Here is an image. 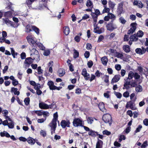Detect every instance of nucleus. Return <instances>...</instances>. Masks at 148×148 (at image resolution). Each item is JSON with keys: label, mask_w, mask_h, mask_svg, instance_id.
<instances>
[{"label": "nucleus", "mask_w": 148, "mask_h": 148, "mask_svg": "<svg viewBox=\"0 0 148 148\" xmlns=\"http://www.w3.org/2000/svg\"><path fill=\"white\" fill-rule=\"evenodd\" d=\"M58 114L57 112H56L53 114V118L52 121L49 124V126L51 127V134L55 133V131L57 126L56 121L58 120Z\"/></svg>", "instance_id": "obj_1"}, {"label": "nucleus", "mask_w": 148, "mask_h": 148, "mask_svg": "<svg viewBox=\"0 0 148 148\" xmlns=\"http://www.w3.org/2000/svg\"><path fill=\"white\" fill-rule=\"evenodd\" d=\"M31 51L32 53L30 54V56L33 60L36 61H38L40 60V54L38 51L36 49V48H33Z\"/></svg>", "instance_id": "obj_2"}, {"label": "nucleus", "mask_w": 148, "mask_h": 148, "mask_svg": "<svg viewBox=\"0 0 148 148\" xmlns=\"http://www.w3.org/2000/svg\"><path fill=\"white\" fill-rule=\"evenodd\" d=\"M73 123V125L75 127H83L84 125V122L82 119L78 118L75 119Z\"/></svg>", "instance_id": "obj_3"}, {"label": "nucleus", "mask_w": 148, "mask_h": 148, "mask_svg": "<svg viewBox=\"0 0 148 148\" xmlns=\"http://www.w3.org/2000/svg\"><path fill=\"white\" fill-rule=\"evenodd\" d=\"M106 27L107 30L112 32L117 28L116 25L113 23V21L112 20L111 21L108 23L106 25Z\"/></svg>", "instance_id": "obj_4"}, {"label": "nucleus", "mask_w": 148, "mask_h": 148, "mask_svg": "<svg viewBox=\"0 0 148 148\" xmlns=\"http://www.w3.org/2000/svg\"><path fill=\"white\" fill-rule=\"evenodd\" d=\"M123 3L121 2L118 4L116 10L117 14L118 16H120L123 11Z\"/></svg>", "instance_id": "obj_5"}, {"label": "nucleus", "mask_w": 148, "mask_h": 148, "mask_svg": "<svg viewBox=\"0 0 148 148\" xmlns=\"http://www.w3.org/2000/svg\"><path fill=\"white\" fill-rule=\"evenodd\" d=\"M103 120L105 123L111 124L112 121L111 116L109 114H105L103 116Z\"/></svg>", "instance_id": "obj_6"}, {"label": "nucleus", "mask_w": 148, "mask_h": 148, "mask_svg": "<svg viewBox=\"0 0 148 148\" xmlns=\"http://www.w3.org/2000/svg\"><path fill=\"white\" fill-rule=\"evenodd\" d=\"M28 42L29 43V45H31L32 47L34 48H36L35 42L34 39L28 37H27L26 38Z\"/></svg>", "instance_id": "obj_7"}, {"label": "nucleus", "mask_w": 148, "mask_h": 148, "mask_svg": "<svg viewBox=\"0 0 148 148\" xmlns=\"http://www.w3.org/2000/svg\"><path fill=\"white\" fill-rule=\"evenodd\" d=\"M39 107L41 109H47L51 108L52 105H48L44 102H40L39 104Z\"/></svg>", "instance_id": "obj_8"}, {"label": "nucleus", "mask_w": 148, "mask_h": 148, "mask_svg": "<svg viewBox=\"0 0 148 148\" xmlns=\"http://www.w3.org/2000/svg\"><path fill=\"white\" fill-rule=\"evenodd\" d=\"M99 27L96 25V27L94 28V32L95 33L100 34L103 32L104 29L103 28H101L99 29Z\"/></svg>", "instance_id": "obj_9"}, {"label": "nucleus", "mask_w": 148, "mask_h": 148, "mask_svg": "<svg viewBox=\"0 0 148 148\" xmlns=\"http://www.w3.org/2000/svg\"><path fill=\"white\" fill-rule=\"evenodd\" d=\"M70 124V122L69 120H63L61 122V125L62 128H65L66 127H69Z\"/></svg>", "instance_id": "obj_10"}, {"label": "nucleus", "mask_w": 148, "mask_h": 148, "mask_svg": "<svg viewBox=\"0 0 148 148\" xmlns=\"http://www.w3.org/2000/svg\"><path fill=\"white\" fill-rule=\"evenodd\" d=\"M126 108H130L133 110L136 109V108L135 107L133 103L131 101L127 102L126 105Z\"/></svg>", "instance_id": "obj_11"}, {"label": "nucleus", "mask_w": 148, "mask_h": 148, "mask_svg": "<svg viewBox=\"0 0 148 148\" xmlns=\"http://www.w3.org/2000/svg\"><path fill=\"white\" fill-rule=\"evenodd\" d=\"M145 49L143 47H141V49L137 48L135 50L136 53L140 55L145 53Z\"/></svg>", "instance_id": "obj_12"}, {"label": "nucleus", "mask_w": 148, "mask_h": 148, "mask_svg": "<svg viewBox=\"0 0 148 148\" xmlns=\"http://www.w3.org/2000/svg\"><path fill=\"white\" fill-rule=\"evenodd\" d=\"M33 60L31 57H27L25 58L24 62V63L25 64L28 65V66H29L33 63Z\"/></svg>", "instance_id": "obj_13"}, {"label": "nucleus", "mask_w": 148, "mask_h": 148, "mask_svg": "<svg viewBox=\"0 0 148 148\" xmlns=\"http://www.w3.org/2000/svg\"><path fill=\"white\" fill-rule=\"evenodd\" d=\"M133 5H137L139 8H142L143 7V4L140 1H138L137 0H134Z\"/></svg>", "instance_id": "obj_14"}, {"label": "nucleus", "mask_w": 148, "mask_h": 148, "mask_svg": "<svg viewBox=\"0 0 148 148\" xmlns=\"http://www.w3.org/2000/svg\"><path fill=\"white\" fill-rule=\"evenodd\" d=\"M65 73L64 69L62 68L59 69L57 72L58 75L60 77L63 76L65 75Z\"/></svg>", "instance_id": "obj_15"}, {"label": "nucleus", "mask_w": 148, "mask_h": 148, "mask_svg": "<svg viewBox=\"0 0 148 148\" xmlns=\"http://www.w3.org/2000/svg\"><path fill=\"white\" fill-rule=\"evenodd\" d=\"M120 76L119 75H115L112 79L111 83L117 82L120 79Z\"/></svg>", "instance_id": "obj_16"}, {"label": "nucleus", "mask_w": 148, "mask_h": 148, "mask_svg": "<svg viewBox=\"0 0 148 148\" xmlns=\"http://www.w3.org/2000/svg\"><path fill=\"white\" fill-rule=\"evenodd\" d=\"M14 11L12 9H11V11L6 12L4 13V15L6 17H11Z\"/></svg>", "instance_id": "obj_17"}, {"label": "nucleus", "mask_w": 148, "mask_h": 148, "mask_svg": "<svg viewBox=\"0 0 148 148\" xmlns=\"http://www.w3.org/2000/svg\"><path fill=\"white\" fill-rule=\"evenodd\" d=\"M102 64L104 66H106L107 64L108 60L107 56H104L101 58Z\"/></svg>", "instance_id": "obj_18"}, {"label": "nucleus", "mask_w": 148, "mask_h": 148, "mask_svg": "<svg viewBox=\"0 0 148 148\" xmlns=\"http://www.w3.org/2000/svg\"><path fill=\"white\" fill-rule=\"evenodd\" d=\"M137 24L136 23H132L130 24V26H131V27L130 29L132 31V32L134 33V32L135 31L136 28V26L137 25Z\"/></svg>", "instance_id": "obj_19"}, {"label": "nucleus", "mask_w": 148, "mask_h": 148, "mask_svg": "<svg viewBox=\"0 0 148 148\" xmlns=\"http://www.w3.org/2000/svg\"><path fill=\"white\" fill-rule=\"evenodd\" d=\"M100 110L102 112H105L106 111L105 109L104 108V105L103 102H100L98 104Z\"/></svg>", "instance_id": "obj_20"}, {"label": "nucleus", "mask_w": 148, "mask_h": 148, "mask_svg": "<svg viewBox=\"0 0 148 148\" xmlns=\"http://www.w3.org/2000/svg\"><path fill=\"white\" fill-rule=\"evenodd\" d=\"M130 85H126L124 84L123 87V89H126L127 91L125 92H130L132 90L131 87Z\"/></svg>", "instance_id": "obj_21"}, {"label": "nucleus", "mask_w": 148, "mask_h": 148, "mask_svg": "<svg viewBox=\"0 0 148 148\" xmlns=\"http://www.w3.org/2000/svg\"><path fill=\"white\" fill-rule=\"evenodd\" d=\"M103 144V142L101 140L98 139L97 142L96 143V148H102Z\"/></svg>", "instance_id": "obj_22"}, {"label": "nucleus", "mask_w": 148, "mask_h": 148, "mask_svg": "<svg viewBox=\"0 0 148 148\" xmlns=\"http://www.w3.org/2000/svg\"><path fill=\"white\" fill-rule=\"evenodd\" d=\"M27 141L29 144L31 145H33L35 143L36 141L34 138L29 137L27 139Z\"/></svg>", "instance_id": "obj_23"}, {"label": "nucleus", "mask_w": 148, "mask_h": 148, "mask_svg": "<svg viewBox=\"0 0 148 148\" xmlns=\"http://www.w3.org/2000/svg\"><path fill=\"white\" fill-rule=\"evenodd\" d=\"M34 88L36 90V92H42L41 90H40V85L39 84H36L34 86Z\"/></svg>", "instance_id": "obj_24"}, {"label": "nucleus", "mask_w": 148, "mask_h": 148, "mask_svg": "<svg viewBox=\"0 0 148 148\" xmlns=\"http://www.w3.org/2000/svg\"><path fill=\"white\" fill-rule=\"evenodd\" d=\"M130 40H131L133 42L137 41L138 40V38L136 36V34H134L130 36Z\"/></svg>", "instance_id": "obj_25"}, {"label": "nucleus", "mask_w": 148, "mask_h": 148, "mask_svg": "<svg viewBox=\"0 0 148 148\" xmlns=\"http://www.w3.org/2000/svg\"><path fill=\"white\" fill-rule=\"evenodd\" d=\"M35 43L36 46H37L40 50H45V47L41 43L35 42Z\"/></svg>", "instance_id": "obj_26"}, {"label": "nucleus", "mask_w": 148, "mask_h": 148, "mask_svg": "<svg viewBox=\"0 0 148 148\" xmlns=\"http://www.w3.org/2000/svg\"><path fill=\"white\" fill-rule=\"evenodd\" d=\"M64 29V33L66 35H68L70 32V29L68 26H64L63 28Z\"/></svg>", "instance_id": "obj_27"}, {"label": "nucleus", "mask_w": 148, "mask_h": 148, "mask_svg": "<svg viewBox=\"0 0 148 148\" xmlns=\"http://www.w3.org/2000/svg\"><path fill=\"white\" fill-rule=\"evenodd\" d=\"M0 134L1 136L2 137L5 136L7 138H9L10 137V135L7 132L5 131L1 132Z\"/></svg>", "instance_id": "obj_28"}, {"label": "nucleus", "mask_w": 148, "mask_h": 148, "mask_svg": "<svg viewBox=\"0 0 148 148\" xmlns=\"http://www.w3.org/2000/svg\"><path fill=\"white\" fill-rule=\"evenodd\" d=\"M47 85L49 86L50 90H52L55 85L54 82L52 81H49L48 82Z\"/></svg>", "instance_id": "obj_29"}, {"label": "nucleus", "mask_w": 148, "mask_h": 148, "mask_svg": "<svg viewBox=\"0 0 148 148\" xmlns=\"http://www.w3.org/2000/svg\"><path fill=\"white\" fill-rule=\"evenodd\" d=\"M123 49L126 53H129L130 51V48L128 45H125L123 47Z\"/></svg>", "instance_id": "obj_30"}, {"label": "nucleus", "mask_w": 148, "mask_h": 148, "mask_svg": "<svg viewBox=\"0 0 148 148\" xmlns=\"http://www.w3.org/2000/svg\"><path fill=\"white\" fill-rule=\"evenodd\" d=\"M32 26H31L29 24L27 25L25 27V31L27 33H29L30 32L32 31Z\"/></svg>", "instance_id": "obj_31"}, {"label": "nucleus", "mask_w": 148, "mask_h": 148, "mask_svg": "<svg viewBox=\"0 0 148 148\" xmlns=\"http://www.w3.org/2000/svg\"><path fill=\"white\" fill-rule=\"evenodd\" d=\"M91 15L92 16V18L93 21L94 23H97V20L98 16L96 15L95 14H94V12H91Z\"/></svg>", "instance_id": "obj_32"}, {"label": "nucleus", "mask_w": 148, "mask_h": 148, "mask_svg": "<svg viewBox=\"0 0 148 148\" xmlns=\"http://www.w3.org/2000/svg\"><path fill=\"white\" fill-rule=\"evenodd\" d=\"M32 30L34 31L37 34H38L39 33V29L38 28L34 25L32 26Z\"/></svg>", "instance_id": "obj_33"}, {"label": "nucleus", "mask_w": 148, "mask_h": 148, "mask_svg": "<svg viewBox=\"0 0 148 148\" xmlns=\"http://www.w3.org/2000/svg\"><path fill=\"white\" fill-rule=\"evenodd\" d=\"M86 5L87 7L88 8L90 7L92 8L93 7L92 3L90 0H88L87 1Z\"/></svg>", "instance_id": "obj_34"}, {"label": "nucleus", "mask_w": 148, "mask_h": 148, "mask_svg": "<svg viewBox=\"0 0 148 148\" xmlns=\"http://www.w3.org/2000/svg\"><path fill=\"white\" fill-rule=\"evenodd\" d=\"M108 5L109 7L112 10H113L114 9L115 5V4L111 1H110L108 2Z\"/></svg>", "instance_id": "obj_35"}, {"label": "nucleus", "mask_w": 148, "mask_h": 148, "mask_svg": "<svg viewBox=\"0 0 148 148\" xmlns=\"http://www.w3.org/2000/svg\"><path fill=\"white\" fill-rule=\"evenodd\" d=\"M135 90L137 92H141L143 90L142 87L141 86L138 85L136 86Z\"/></svg>", "instance_id": "obj_36"}, {"label": "nucleus", "mask_w": 148, "mask_h": 148, "mask_svg": "<svg viewBox=\"0 0 148 148\" xmlns=\"http://www.w3.org/2000/svg\"><path fill=\"white\" fill-rule=\"evenodd\" d=\"M144 35L143 32L141 30H139L138 31L137 33L136 34V36H137V37H142Z\"/></svg>", "instance_id": "obj_37"}, {"label": "nucleus", "mask_w": 148, "mask_h": 148, "mask_svg": "<svg viewBox=\"0 0 148 148\" xmlns=\"http://www.w3.org/2000/svg\"><path fill=\"white\" fill-rule=\"evenodd\" d=\"M134 73L132 71H130L128 73V77H127V78L130 80L132 79L133 77H134Z\"/></svg>", "instance_id": "obj_38"}, {"label": "nucleus", "mask_w": 148, "mask_h": 148, "mask_svg": "<svg viewBox=\"0 0 148 148\" xmlns=\"http://www.w3.org/2000/svg\"><path fill=\"white\" fill-rule=\"evenodd\" d=\"M74 53L73 54V57L74 58H76L79 56V53L77 50L74 49L73 50Z\"/></svg>", "instance_id": "obj_39"}, {"label": "nucleus", "mask_w": 148, "mask_h": 148, "mask_svg": "<svg viewBox=\"0 0 148 148\" xmlns=\"http://www.w3.org/2000/svg\"><path fill=\"white\" fill-rule=\"evenodd\" d=\"M94 118L91 117H88L87 119V121L88 124H91L94 121Z\"/></svg>", "instance_id": "obj_40"}, {"label": "nucleus", "mask_w": 148, "mask_h": 148, "mask_svg": "<svg viewBox=\"0 0 148 148\" xmlns=\"http://www.w3.org/2000/svg\"><path fill=\"white\" fill-rule=\"evenodd\" d=\"M116 56L118 58L122 59L123 57V55L122 53H120L119 52H116L115 53Z\"/></svg>", "instance_id": "obj_41"}, {"label": "nucleus", "mask_w": 148, "mask_h": 148, "mask_svg": "<svg viewBox=\"0 0 148 148\" xmlns=\"http://www.w3.org/2000/svg\"><path fill=\"white\" fill-rule=\"evenodd\" d=\"M104 8L102 11V13L104 14L105 13H107L108 14L109 13H110V9L109 8L106 7L105 6H104Z\"/></svg>", "instance_id": "obj_42"}, {"label": "nucleus", "mask_w": 148, "mask_h": 148, "mask_svg": "<svg viewBox=\"0 0 148 148\" xmlns=\"http://www.w3.org/2000/svg\"><path fill=\"white\" fill-rule=\"evenodd\" d=\"M96 132L94 131H93L92 130H90L88 134L89 135L94 137H95L96 136Z\"/></svg>", "instance_id": "obj_43"}, {"label": "nucleus", "mask_w": 148, "mask_h": 148, "mask_svg": "<svg viewBox=\"0 0 148 148\" xmlns=\"http://www.w3.org/2000/svg\"><path fill=\"white\" fill-rule=\"evenodd\" d=\"M108 14L110 17V19H113L112 20L113 21L116 18V16L113 14L111 13H109Z\"/></svg>", "instance_id": "obj_44"}, {"label": "nucleus", "mask_w": 148, "mask_h": 148, "mask_svg": "<svg viewBox=\"0 0 148 148\" xmlns=\"http://www.w3.org/2000/svg\"><path fill=\"white\" fill-rule=\"evenodd\" d=\"M8 126L10 128H13L14 127V124L13 121L9 123H8Z\"/></svg>", "instance_id": "obj_45"}, {"label": "nucleus", "mask_w": 148, "mask_h": 148, "mask_svg": "<svg viewBox=\"0 0 148 148\" xmlns=\"http://www.w3.org/2000/svg\"><path fill=\"white\" fill-rule=\"evenodd\" d=\"M95 101H96V103H94V101H92L91 103L94 106H96L98 105V104L99 103V102L97 100V98L96 97H94V100Z\"/></svg>", "instance_id": "obj_46"}, {"label": "nucleus", "mask_w": 148, "mask_h": 148, "mask_svg": "<svg viewBox=\"0 0 148 148\" xmlns=\"http://www.w3.org/2000/svg\"><path fill=\"white\" fill-rule=\"evenodd\" d=\"M29 97L25 98L24 100L25 103V104L27 106H28L29 104Z\"/></svg>", "instance_id": "obj_47"}, {"label": "nucleus", "mask_w": 148, "mask_h": 148, "mask_svg": "<svg viewBox=\"0 0 148 148\" xmlns=\"http://www.w3.org/2000/svg\"><path fill=\"white\" fill-rule=\"evenodd\" d=\"M37 70L38 72V74L39 75L42 74L43 73V70L41 69V67L40 66H38L37 68Z\"/></svg>", "instance_id": "obj_48"}, {"label": "nucleus", "mask_w": 148, "mask_h": 148, "mask_svg": "<svg viewBox=\"0 0 148 148\" xmlns=\"http://www.w3.org/2000/svg\"><path fill=\"white\" fill-rule=\"evenodd\" d=\"M130 86L131 87V89H132V87H136L137 86L136 82V81H134V82H131L130 83Z\"/></svg>", "instance_id": "obj_49"}, {"label": "nucleus", "mask_w": 148, "mask_h": 148, "mask_svg": "<svg viewBox=\"0 0 148 148\" xmlns=\"http://www.w3.org/2000/svg\"><path fill=\"white\" fill-rule=\"evenodd\" d=\"M140 75L138 73L136 72L134 73V78L135 79L138 80L140 78Z\"/></svg>", "instance_id": "obj_50"}, {"label": "nucleus", "mask_w": 148, "mask_h": 148, "mask_svg": "<svg viewBox=\"0 0 148 148\" xmlns=\"http://www.w3.org/2000/svg\"><path fill=\"white\" fill-rule=\"evenodd\" d=\"M119 22L122 24H125L126 22V21L122 17H120L119 19Z\"/></svg>", "instance_id": "obj_51"}, {"label": "nucleus", "mask_w": 148, "mask_h": 148, "mask_svg": "<svg viewBox=\"0 0 148 148\" xmlns=\"http://www.w3.org/2000/svg\"><path fill=\"white\" fill-rule=\"evenodd\" d=\"M21 58L22 60L25 59L26 58V54L25 52H22L20 55Z\"/></svg>", "instance_id": "obj_52"}, {"label": "nucleus", "mask_w": 148, "mask_h": 148, "mask_svg": "<svg viewBox=\"0 0 148 148\" xmlns=\"http://www.w3.org/2000/svg\"><path fill=\"white\" fill-rule=\"evenodd\" d=\"M44 52L43 54L45 56H48L50 53V51L49 50H44Z\"/></svg>", "instance_id": "obj_53"}, {"label": "nucleus", "mask_w": 148, "mask_h": 148, "mask_svg": "<svg viewBox=\"0 0 148 148\" xmlns=\"http://www.w3.org/2000/svg\"><path fill=\"white\" fill-rule=\"evenodd\" d=\"M125 81L124 82V84L126 85H130V80L129 79H127V78H126V79H124Z\"/></svg>", "instance_id": "obj_54"}, {"label": "nucleus", "mask_w": 148, "mask_h": 148, "mask_svg": "<svg viewBox=\"0 0 148 148\" xmlns=\"http://www.w3.org/2000/svg\"><path fill=\"white\" fill-rule=\"evenodd\" d=\"M130 99L133 101H135L136 97L135 96V94L134 93L132 94L130 96Z\"/></svg>", "instance_id": "obj_55"}, {"label": "nucleus", "mask_w": 148, "mask_h": 148, "mask_svg": "<svg viewBox=\"0 0 148 148\" xmlns=\"http://www.w3.org/2000/svg\"><path fill=\"white\" fill-rule=\"evenodd\" d=\"M3 20L4 21V22H5V23L6 24H11V23H12V22L11 21H10L9 20V19L7 18H6L5 19H3Z\"/></svg>", "instance_id": "obj_56"}, {"label": "nucleus", "mask_w": 148, "mask_h": 148, "mask_svg": "<svg viewBox=\"0 0 148 148\" xmlns=\"http://www.w3.org/2000/svg\"><path fill=\"white\" fill-rule=\"evenodd\" d=\"M93 64V62L92 60H89L87 63V65L88 67L89 68H91Z\"/></svg>", "instance_id": "obj_57"}, {"label": "nucleus", "mask_w": 148, "mask_h": 148, "mask_svg": "<svg viewBox=\"0 0 148 148\" xmlns=\"http://www.w3.org/2000/svg\"><path fill=\"white\" fill-rule=\"evenodd\" d=\"M69 69L70 71L71 72H73L74 71V66L71 63H69Z\"/></svg>", "instance_id": "obj_58"}, {"label": "nucleus", "mask_w": 148, "mask_h": 148, "mask_svg": "<svg viewBox=\"0 0 148 148\" xmlns=\"http://www.w3.org/2000/svg\"><path fill=\"white\" fill-rule=\"evenodd\" d=\"M104 78V82L106 83H108L109 82V76L106 75L103 77Z\"/></svg>", "instance_id": "obj_59"}, {"label": "nucleus", "mask_w": 148, "mask_h": 148, "mask_svg": "<svg viewBox=\"0 0 148 148\" xmlns=\"http://www.w3.org/2000/svg\"><path fill=\"white\" fill-rule=\"evenodd\" d=\"M90 53L88 51H86L84 53V56L86 58H88L90 56Z\"/></svg>", "instance_id": "obj_60"}, {"label": "nucleus", "mask_w": 148, "mask_h": 148, "mask_svg": "<svg viewBox=\"0 0 148 148\" xmlns=\"http://www.w3.org/2000/svg\"><path fill=\"white\" fill-rule=\"evenodd\" d=\"M92 46L91 44L90 43H88L86 44V49L88 50L91 49L92 48Z\"/></svg>", "instance_id": "obj_61"}, {"label": "nucleus", "mask_w": 148, "mask_h": 148, "mask_svg": "<svg viewBox=\"0 0 148 148\" xmlns=\"http://www.w3.org/2000/svg\"><path fill=\"white\" fill-rule=\"evenodd\" d=\"M87 72L86 69L85 68L83 69L82 71V75L83 76H85V75L87 74Z\"/></svg>", "instance_id": "obj_62"}, {"label": "nucleus", "mask_w": 148, "mask_h": 148, "mask_svg": "<svg viewBox=\"0 0 148 148\" xmlns=\"http://www.w3.org/2000/svg\"><path fill=\"white\" fill-rule=\"evenodd\" d=\"M104 39V37L102 35H100L99 38L98 40H97V42H101L103 39Z\"/></svg>", "instance_id": "obj_63"}, {"label": "nucleus", "mask_w": 148, "mask_h": 148, "mask_svg": "<svg viewBox=\"0 0 148 148\" xmlns=\"http://www.w3.org/2000/svg\"><path fill=\"white\" fill-rule=\"evenodd\" d=\"M148 146L147 142V141H145L141 145V148H145Z\"/></svg>", "instance_id": "obj_64"}]
</instances>
